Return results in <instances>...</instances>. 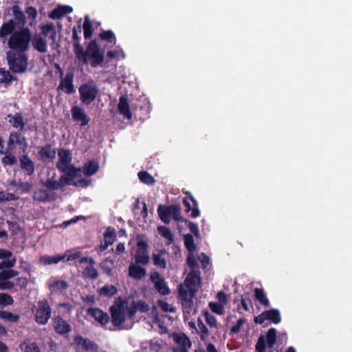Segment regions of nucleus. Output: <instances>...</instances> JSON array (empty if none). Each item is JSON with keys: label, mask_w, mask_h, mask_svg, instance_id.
Listing matches in <instances>:
<instances>
[{"label": "nucleus", "mask_w": 352, "mask_h": 352, "mask_svg": "<svg viewBox=\"0 0 352 352\" xmlns=\"http://www.w3.org/2000/svg\"><path fill=\"white\" fill-rule=\"evenodd\" d=\"M58 89H60L65 94L70 95L76 92L74 85V74L68 72L65 76L60 79Z\"/></svg>", "instance_id": "nucleus-16"}, {"label": "nucleus", "mask_w": 352, "mask_h": 352, "mask_svg": "<svg viewBox=\"0 0 352 352\" xmlns=\"http://www.w3.org/2000/svg\"><path fill=\"white\" fill-rule=\"evenodd\" d=\"M18 28V25L14 19H9L0 27V39L4 41L8 36H11Z\"/></svg>", "instance_id": "nucleus-22"}, {"label": "nucleus", "mask_w": 352, "mask_h": 352, "mask_svg": "<svg viewBox=\"0 0 352 352\" xmlns=\"http://www.w3.org/2000/svg\"><path fill=\"white\" fill-rule=\"evenodd\" d=\"M186 262L192 270H197L198 264L192 253L189 252L187 256Z\"/></svg>", "instance_id": "nucleus-62"}, {"label": "nucleus", "mask_w": 352, "mask_h": 352, "mask_svg": "<svg viewBox=\"0 0 352 352\" xmlns=\"http://www.w3.org/2000/svg\"><path fill=\"white\" fill-rule=\"evenodd\" d=\"M14 21L18 25V28H22L26 24V18L19 6L14 5L11 8Z\"/></svg>", "instance_id": "nucleus-28"}, {"label": "nucleus", "mask_w": 352, "mask_h": 352, "mask_svg": "<svg viewBox=\"0 0 352 352\" xmlns=\"http://www.w3.org/2000/svg\"><path fill=\"white\" fill-rule=\"evenodd\" d=\"M1 162L3 165H14L16 162V158L11 153L6 154L2 157Z\"/></svg>", "instance_id": "nucleus-60"}, {"label": "nucleus", "mask_w": 352, "mask_h": 352, "mask_svg": "<svg viewBox=\"0 0 352 352\" xmlns=\"http://www.w3.org/2000/svg\"><path fill=\"white\" fill-rule=\"evenodd\" d=\"M16 145L20 146V148L25 151L28 147L26 138L23 136L21 133L12 132L10 133L7 142V151H13L15 149Z\"/></svg>", "instance_id": "nucleus-12"}, {"label": "nucleus", "mask_w": 352, "mask_h": 352, "mask_svg": "<svg viewBox=\"0 0 352 352\" xmlns=\"http://www.w3.org/2000/svg\"><path fill=\"white\" fill-rule=\"evenodd\" d=\"M83 276L91 280H96L99 274L97 269L94 266H87L83 271Z\"/></svg>", "instance_id": "nucleus-46"}, {"label": "nucleus", "mask_w": 352, "mask_h": 352, "mask_svg": "<svg viewBox=\"0 0 352 352\" xmlns=\"http://www.w3.org/2000/svg\"><path fill=\"white\" fill-rule=\"evenodd\" d=\"M32 45L34 50L41 53H45L47 51V44L46 40L41 35H35L32 41Z\"/></svg>", "instance_id": "nucleus-32"}, {"label": "nucleus", "mask_w": 352, "mask_h": 352, "mask_svg": "<svg viewBox=\"0 0 352 352\" xmlns=\"http://www.w3.org/2000/svg\"><path fill=\"white\" fill-rule=\"evenodd\" d=\"M72 119L80 122L81 126L87 125L89 121V117L86 114L85 110L78 106H74L71 109Z\"/></svg>", "instance_id": "nucleus-19"}, {"label": "nucleus", "mask_w": 352, "mask_h": 352, "mask_svg": "<svg viewBox=\"0 0 352 352\" xmlns=\"http://www.w3.org/2000/svg\"><path fill=\"white\" fill-rule=\"evenodd\" d=\"M209 307L213 312H214L219 315H221L223 314V311H224L223 305L219 302H210L209 303Z\"/></svg>", "instance_id": "nucleus-57"}, {"label": "nucleus", "mask_w": 352, "mask_h": 352, "mask_svg": "<svg viewBox=\"0 0 352 352\" xmlns=\"http://www.w3.org/2000/svg\"><path fill=\"white\" fill-rule=\"evenodd\" d=\"M167 254V252L162 249L157 254H153V261L154 265L161 269H165L167 265L166 260L163 255Z\"/></svg>", "instance_id": "nucleus-33"}, {"label": "nucleus", "mask_w": 352, "mask_h": 352, "mask_svg": "<svg viewBox=\"0 0 352 352\" xmlns=\"http://www.w3.org/2000/svg\"><path fill=\"white\" fill-rule=\"evenodd\" d=\"M196 331L199 335L201 341L205 342L208 338L209 331L200 318L197 319V328Z\"/></svg>", "instance_id": "nucleus-37"}, {"label": "nucleus", "mask_w": 352, "mask_h": 352, "mask_svg": "<svg viewBox=\"0 0 352 352\" xmlns=\"http://www.w3.org/2000/svg\"><path fill=\"white\" fill-rule=\"evenodd\" d=\"M146 274V270L138 264H131L129 267V276L135 280H140Z\"/></svg>", "instance_id": "nucleus-26"}, {"label": "nucleus", "mask_w": 352, "mask_h": 352, "mask_svg": "<svg viewBox=\"0 0 352 352\" xmlns=\"http://www.w3.org/2000/svg\"><path fill=\"white\" fill-rule=\"evenodd\" d=\"M81 25H78L72 28V38L74 41L73 47L76 58L83 64L89 63L91 67H101L106 65L104 52L100 50L96 40H92L87 46L86 50L80 45Z\"/></svg>", "instance_id": "nucleus-1"}, {"label": "nucleus", "mask_w": 352, "mask_h": 352, "mask_svg": "<svg viewBox=\"0 0 352 352\" xmlns=\"http://www.w3.org/2000/svg\"><path fill=\"white\" fill-rule=\"evenodd\" d=\"M74 342L78 345H82V349L85 351L98 352V344L89 338H85L81 336H77L74 338Z\"/></svg>", "instance_id": "nucleus-23"}, {"label": "nucleus", "mask_w": 352, "mask_h": 352, "mask_svg": "<svg viewBox=\"0 0 352 352\" xmlns=\"http://www.w3.org/2000/svg\"><path fill=\"white\" fill-rule=\"evenodd\" d=\"M32 198L34 201L40 203H47L56 201L57 195L53 191L42 188L35 190L33 193Z\"/></svg>", "instance_id": "nucleus-14"}, {"label": "nucleus", "mask_w": 352, "mask_h": 352, "mask_svg": "<svg viewBox=\"0 0 352 352\" xmlns=\"http://www.w3.org/2000/svg\"><path fill=\"white\" fill-rule=\"evenodd\" d=\"M32 188V184L29 182L19 180L16 190H20L21 194L29 192Z\"/></svg>", "instance_id": "nucleus-51"}, {"label": "nucleus", "mask_w": 352, "mask_h": 352, "mask_svg": "<svg viewBox=\"0 0 352 352\" xmlns=\"http://www.w3.org/2000/svg\"><path fill=\"white\" fill-rule=\"evenodd\" d=\"M25 12L28 17L33 20H35L38 15L37 10L33 6H28L25 10Z\"/></svg>", "instance_id": "nucleus-63"}, {"label": "nucleus", "mask_w": 352, "mask_h": 352, "mask_svg": "<svg viewBox=\"0 0 352 352\" xmlns=\"http://www.w3.org/2000/svg\"><path fill=\"white\" fill-rule=\"evenodd\" d=\"M158 230L161 235L168 240V244H170L174 241V236L168 228L160 226L158 227Z\"/></svg>", "instance_id": "nucleus-49"}, {"label": "nucleus", "mask_w": 352, "mask_h": 352, "mask_svg": "<svg viewBox=\"0 0 352 352\" xmlns=\"http://www.w3.org/2000/svg\"><path fill=\"white\" fill-rule=\"evenodd\" d=\"M183 204L186 208V212L191 211L190 217L192 218H196L200 215L198 202L191 195L189 194V199L186 197L183 199Z\"/></svg>", "instance_id": "nucleus-20"}, {"label": "nucleus", "mask_w": 352, "mask_h": 352, "mask_svg": "<svg viewBox=\"0 0 352 352\" xmlns=\"http://www.w3.org/2000/svg\"><path fill=\"white\" fill-rule=\"evenodd\" d=\"M254 292L255 299L258 300L261 305H264L266 307L270 306V301L267 298L263 289L255 288Z\"/></svg>", "instance_id": "nucleus-40"}, {"label": "nucleus", "mask_w": 352, "mask_h": 352, "mask_svg": "<svg viewBox=\"0 0 352 352\" xmlns=\"http://www.w3.org/2000/svg\"><path fill=\"white\" fill-rule=\"evenodd\" d=\"M19 29L9 37L7 44L10 51L26 52L30 48L32 34L28 27Z\"/></svg>", "instance_id": "nucleus-3"}, {"label": "nucleus", "mask_w": 352, "mask_h": 352, "mask_svg": "<svg viewBox=\"0 0 352 352\" xmlns=\"http://www.w3.org/2000/svg\"><path fill=\"white\" fill-rule=\"evenodd\" d=\"M13 79V76L9 71L0 68V84H9Z\"/></svg>", "instance_id": "nucleus-47"}, {"label": "nucleus", "mask_w": 352, "mask_h": 352, "mask_svg": "<svg viewBox=\"0 0 352 352\" xmlns=\"http://www.w3.org/2000/svg\"><path fill=\"white\" fill-rule=\"evenodd\" d=\"M19 272L16 270L10 269L2 270L0 272V280H6L18 276Z\"/></svg>", "instance_id": "nucleus-48"}, {"label": "nucleus", "mask_w": 352, "mask_h": 352, "mask_svg": "<svg viewBox=\"0 0 352 352\" xmlns=\"http://www.w3.org/2000/svg\"><path fill=\"white\" fill-rule=\"evenodd\" d=\"M204 316H205L206 323L210 328H217V320L212 314L206 310L204 312Z\"/></svg>", "instance_id": "nucleus-50"}, {"label": "nucleus", "mask_w": 352, "mask_h": 352, "mask_svg": "<svg viewBox=\"0 0 352 352\" xmlns=\"http://www.w3.org/2000/svg\"><path fill=\"white\" fill-rule=\"evenodd\" d=\"M87 314L93 317L101 326L109 323L110 318L107 313L98 307H89Z\"/></svg>", "instance_id": "nucleus-17"}, {"label": "nucleus", "mask_w": 352, "mask_h": 352, "mask_svg": "<svg viewBox=\"0 0 352 352\" xmlns=\"http://www.w3.org/2000/svg\"><path fill=\"white\" fill-rule=\"evenodd\" d=\"M104 237L105 241H107L109 239V241H112V243H113L116 239L115 229L111 227H108L104 233Z\"/></svg>", "instance_id": "nucleus-52"}, {"label": "nucleus", "mask_w": 352, "mask_h": 352, "mask_svg": "<svg viewBox=\"0 0 352 352\" xmlns=\"http://www.w3.org/2000/svg\"><path fill=\"white\" fill-rule=\"evenodd\" d=\"M246 322V319L245 318H239L236 324L232 326L230 329V333L236 334L240 331L241 327Z\"/></svg>", "instance_id": "nucleus-59"}, {"label": "nucleus", "mask_w": 352, "mask_h": 352, "mask_svg": "<svg viewBox=\"0 0 352 352\" xmlns=\"http://www.w3.org/2000/svg\"><path fill=\"white\" fill-rule=\"evenodd\" d=\"M6 58L10 69L17 74H23L27 71L28 66V56L25 52L18 51H8Z\"/></svg>", "instance_id": "nucleus-4"}, {"label": "nucleus", "mask_w": 352, "mask_h": 352, "mask_svg": "<svg viewBox=\"0 0 352 352\" xmlns=\"http://www.w3.org/2000/svg\"><path fill=\"white\" fill-rule=\"evenodd\" d=\"M157 305L163 311L174 313L176 311L175 307H173L166 301L158 300Z\"/></svg>", "instance_id": "nucleus-54"}, {"label": "nucleus", "mask_w": 352, "mask_h": 352, "mask_svg": "<svg viewBox=\"0 0 352 352\" xmlns=\"http://www.w3.org/2000/svg\"><path fill=\"white\" fill-rule=\"evenodd\" d=\"M8 118H10L9 122L13 127L16 129L20 128L21 130L24 129L25 122L23 121V118L21 113H16L13 116L9 114Z\"/></svg>", "instance_id": "nucleus-34"}, {"label": "nucleus", "mask_w": 352, "mask_h": 352, "mask_svg": "<svg viewBox=\"0 0 352 352\" xmlns=\"http://www.w3.org/2000/svg\"><path fill=\"white\" fill-rule=\"evenodd\" d=\"M20 167L28 176L34 175L35 171L34 164L28 155H22L19 157Z\"/></svg>", "instance_id": "nucleus-24"}, {"label": "nucleus", "mask_w": 352, "mask_h": 352, "mask_svg": "<svg viewBox=\"0 0 352 352\" xmlns=\"http://www.w3.org/2000/svg\"><path fill=\"white\" fill-rule=\"evenodd\" d=\"M118 109L120 113L122 114L125 118L128 120H131L132 118V113L129 108L128 100L124 96H120L118 104Z\"/></svg>", "instance_id": "nucleus-25"}, {"label": "nucleus", "mask_w": 352, "mask_h": 352, "mask_svg": "<svg viewBox=\"0 0 352 352\" xmlns=\"http://www.w3.org/2000/svg\"><path fill=\"white\" fill-rule=\"evenodd\" d=\"M52 292H63L69 287V284L65 280H54L50 286Z\"/></svg>", "instance_id": "nucleus-39"}, {"label": "nucleus", "mask_w": 352, "mask_h": 352, "mask_svg": "<svg viewBox=\"0 0 352 352\" xmlns=\"http://www.w3.org/2000/svg\"><path fill=\"white\" fill-rule=\"evenodd\" d=\"M83 28V33H84V37L85 39L90 38L93 34L94 29L92 23L89 19L88 16H86L85 17L84 23L82 25Z\"/></svg>", "instance_id": "nucleus-42"}, {"label": "nucleus", "mask_w": 352, "mask_h": 352, "mask_svg": "<svg viewBox=\"0 0 352 352\" xmlns=\"http://www.w3.org/2000/svg\"><path fill=\"white\" fill-rule=\"evenodd\" d=\"M99 36L101 40L105 41L109 43L116 44V43L115 34L111 30L102 31L100 33Z\"/></svg>", "instance_id": "nucleus-44"}, {"label": "nucleus", "mask_w": 352, "mask_h": 352, "mask_svg": "<svg viewBox=\"0 0 352 352\" xmlns=\"http://www.w3.org/2000/svg\"><path fill=\"white\" fill-rule=\"evenodd\" d=\"M16 264V258L13 257L12 259L3 261L0 263V270H5L4 269H10Z\"/></svg>", "instance_id": "nucleus-61"}, {"label": "nucleus", "mask_w": 352, "mask_h": 352, "mask_svg": "<svg viewBox=\"0 0 352 352\" xmlns=\"http://www.w3.org/2000/svg\"><path fill=\"white\" fill-rule=\"evenodd\" d=\"M0 319L8 322H18L20 320V316L6 310H0Z\"/></svg>", "instance_id": "nucleus-36"}, {"label": "nucleus", "mask_w": 352, "mask_h": 352, "mask_svg": "<svg viewBox=\"0 0 352 352\" xmlns=\"http://www.w3.org/2000/svg\"><path fill=\"white\" fill-rule=\"evenodd\" d=\"M14 302L12 297L7 294H0V305H11Z\"/></svg>", "instance_id": "nucleus-55"}, {"label": "nucleus", "mask_w": 352, "mask_h": 352, "mask_svg": "<svg viewBox=\"0 0 352 352\" xmlns=\"http://www.w3.org/2000/svg\"><path fill=\"white\" fill-rule=\"evenodd\" d=\"M56 149L52 148L51 144H46L38 152V159L43 163L53 162L56 158Z\"/></svg>", "instance_id": "nucleus-15"}, {"label": "nucleus", "mask_w": 352, "mask_h": 352, "mask_svg": "<svg viewBox=\"0 0 352 352\" xmlns=\"http://www.w3.org/2000/svg\"><path fill=\"white\" fill-rule=\"evenodd\" d=\"M265 318L274 324H278L281 321L280 313L277 309H271L265 311Z\"/></svg>", "instance_id": "nucleus-38"}, {"label": "nucleus", "mask_w": 352, "mask_h": 352, "mask_svg": "<svg viewBox=\"0 0 352 352\" xmlns=\"http://www.w3.org/2000/svg\"><path fill=\"white\" fill-rule=\"evenodd\" d=\"M157 212L160 219L164 223H169L171 217L175 221H184V219L181 216V208L178 204H173L170 206L160 205L157 208ZM186 221V220H185Z\"/></svg>", "instance_id": "nucleus-7"}, {"label": "nucleus", "mask_w": 352, "mask_h": 352, "mask_svg": "<svg viewBox=\"0 0 352 352\" xmlns=\"http://www.w3.org/2000/svg\"><path fill=\"white\" fill-rule=\"evenodd\" d=\"M139 179L147 185L153 184L155 182L153 177L146 171H140L138 173Z\"/></svg>", "instance_id": "nucleus-45"}, {"label": "nucleus", "mask_w": 352, "mask_h": 352, "mask_svg": "<svg viewBox=\"0 0 352 352\" xmlns=\"http://www.w3.org/2000/svg\"><path fill=\"white\" fill-rule=\"evenodd\" d=\"M98 292L100 296L107 298H112L118 292V289L113 285H105L98 289Z\"/></svg>", "instance_id": "nucleus-35"}, {"label": "nucleus", "mask_w": 352, "mask_h": 352, "mask_svg": "<svg viewBox=\"0 0 352 352\" xmlns=\"http://www.w3.org/2000/svg\"><path fill=\"white\" fill-rule=\"evenodd\" d=\"M184 241L187 250L190 253H193L196 250V245L192 235L190 234H185L184 236Z\"/></svg>", "instance_id": "nucleus-43"}, {"label": "nucleus", "mask_w": 352, "mask_h": 352, "mask_svg": "<svg viewBox=\"0 0 352 352\" xmlns=\"http://www.w3.org/2000/svg\"><path fill=\"white\" fill-rule=\"evenodd\" d=\"M65 258V255H56L54 256H43L41 257V261L45 265L57 264Z\"/></svg>", "instance_id": "nucleus-41"}, {"label": "nucleus", "mask_w": 352, "mask_h": 352, "mask_svg": "<svg viewBox=\"0 0 352 352\" xmlns=\"http://www.w3.org/2000/svg\"><path fill=\"white\" fill-rule=\"evenodd\" d=\"M99 89L93 80L82 84L78 88L80 101L85 105L92 103L99 95Z\"/></svg>", "instance_id": "nucleus-5"}, {"label": "nucleus", "mask_w": 352, "mask_h": 352, "mask_svg": "<svg viewBox=\"0 0 352 352\" xmlns=\"http://www.w3.org/2000/svg\"><path fill=\"white\" fill-rule=\"evenodd\" d=\"M173 340L179 345V349H190L192 346V342L185 333H174Z\"/></svg>", "instance_id": "nucleus-30"}, {"label": "nucleus", "mask_w": 352, "mask_h": 352, "mask_svg": "<svg viewBox=\"0 0 352 352\" xmlns=\"http://www.w3.org/2000/svg\"><path fill=\"white\" fill-rule=\"evenodd\" d=\"M25 352H41L36 342H30L25 345Z\"/></svg>", "instance_id": "nucleus-64"}, {"label": "nucleus", "mask_w": 352, "mask_h": 352, "mask_svg": "<svg viewBox=\"0 0 352 352\" xmlns=\"http://www.w3.org/2000/svg\"><path fill=\"white\" fill-rule=\"evenodd\" d=\"M111 322L115 327H120L125 321V314L121 305L111 306L110 308Z\"/></svg>", "instance_id": "nucleus-18"}, {"label": "nucleus", "mask_w": 352, "mask_h": 352, "mask_svg": "<svg viewBox=\"0 0 352 352\" xmlns=\"http://www.w3.org/2000/svg\"><path fill=\"white\" fill-rule=\"evenodd\" d=\"M194 297H191L190 296L188 299H185L182 300V307L184 313H187L188 314H190L192 306H193V300L192 298Z\"/></svg>", "instance_id": "nucleus-53"}, {"label": "nucleus", "mask_w": 352, "mask_h": 352, "mask_svg": "<svg viewBox=\"0 0 352 352\" xmlns=\"http://www.w3.org/2000/svg\"><path fill=\"white\" fill-rule=\"evenodd\" d=\"M19 199V197L14 193H4L3 191L0 192V201H16Z\"/></svg>", "instance_id": "nucleus-56"}, {"label": "nucleus", "mask_w": 352, "mask_h": 352, "mask_svg": "<svg viewBox=\"0 0 352 352\" xmlns=\"http://www.w3.org/2000/svg\"><path fill=\"white\" fill-rule=\"evenodd\" d=\"M201 282L200 272L199 270H191L187 275L184 285L189 289L190 296L194 297L195 293L197 292L198 286Z\"/></svg>", "instance_id": "nucleus-11"}, {"label": "nucleus", "mask_w": 352, "mask_h": 352, "mask_svg": "<svg viewBox=\"0 0 352 352\" xmlns=\"http://www.w3.org/2000/svg\"><path fill=\"white\" fill-rule=\"evenodd\" d=\"M41 30L43 35L49 36L50 39L52 40V43L51 45H53L56 43L57 35L55 25L52 23H47L42 25Z\"/></svg>", "instance_id": "nucleus-29"}, {"label": "nucleus", "mask_w": 352, "mask_h": 352, "mask_svg": "<svg viewBox=\"0 0 352 352\" xmlns=\"http://www.w3.org/2000/svg\"><path fill=\"white\" fill-rule=\"evenodd\" d=\"M133 302L137 308V310L142 313H146L150 309L148 305L143 300H139L137 302L133 301Z\"/></svg>", "instance_id": "nucleus-58"}, {"label": "nucleus", "mask_w": 352, "mask_h": 352, "mask_svg": "<svg viewBox=\"0 0 352 352\" xmlns=\"http://www.w3.org/2000/svg\"><path fill=\"white\" fill-rule=\"evenodd\" d=\"M75 178V169H71L65 175H60L58 180L53 178H47L45 181L41 182V184L48 190L53 191L63 188L65 185H74L76 186L87 187L91 184V180L81 178L74 182Z\"/></svg>", "instance_id": "nucleus-2"}, {"label": "nucleus", "mask_w": 352, "mask_h": 352, "mask_svg": "<svg viewBox=\"0 0 352 352\" xmlns=\"http://www.w3.org/2000/svg\"><path fill=\"white\" fill-rule=\"evenodd\" d=\"M148 244L144 240H138L137 242V250L135 254V261L138 265H146L149 263Z\"/></svg>", "instance_id": "nucleus-10"}, {"label": "nucleus", "mask_w": 352, "mask_h": 352, "mask_svg": "<svg viewBox=\"0 0 352 352\" xmlns=\"http://www.w3.org/2000/svg\"><path fill=\"white\" fill-rule=\"evenodd\" d=\"M34 319L40 325L47 324L52 316V308L47 299H43L37 302L32 309Z\"/></svg>", "instance_id": "nucleus-6"}, {"label": "nucleus", "mask_w": 352, "mask_h": 352, "mask_svg": "<svg viewBox=\"0 0 352 352\" xmlns=\"http://www.w3.org/2000/svg\"><path fill=\"white\" fill-rule=\"evenodd\" d=\"M72 11L73 8L69 6H58L49 14V17L52 19H58Z\"/></svg>", "instance_id": "nucleus-27"}, {"label": "nucleus", "mask_w": 352, "mask_h": 352, "mask_svg": "<svg viewBox=\"0 0 352 352\" xmlns=\"http://www.w3.org/2000/svg\"><path fill=\"white\" fill-rule=\"evenodd\" d=\"M58 155L59 160L56 163V168L59 171L67 174L71 169V167H73L75 169V178L80 176V173L81 172V168H77L74 164H71L72 155L69 149L61 148L58 150Z\"/></svg>", "instance_id": "nucleus-8"}, {"label": "nucleus", "mask_w": 352, "mask_h": 352, "mask_svg": "<svg viewBox=\"0 0 352 352\" xmlns=\"http://www.w3.org/2000/svg\"><path fill=\"white\" fill-rule=\"evenodd\" d=\"M54 331L60 335H65L71 332V325L60 316L54 318L53 321Z\"/></svg>", "instance_id": "nucleus-21"}, {"label": "nucleus", "mask_w": 352, "mask_h": 352, "mask_svg": "<svg viewBox=\"0 0 352 352\" xmlns=\"http://www.w3.org/2000/svg\"><path fill=\"white\" fill-rule=\"evenodd\" d=\"M99 163L94 160H89L85 163L82 166V171L84 175L87 176H91L95 175L99 170Z\"/></svg>", "instance_id": "nucleus-31"}, {"label": "nucleus", "mask_w": 352, "mask_h": 352, "mask_svg": "<svg viewBox=\"0 0 352 352\" xmlns=\"http://www.w3.org/2000/svg\"><path fill=\"white\" fill-rule=\"evenodd\" d=\"M151 281L154 283L155 289L162 296L168 295L170 290L164 277L160 276L157 272L151 273L150 276Z\"/></svg>", "instance_id": "nucleus-13"}, {"label": "nucleus", "mask_w": 352, "mask_h": 352, "mask_svg": "<svg viewBox=\"0 0 352 352\" xmlns=\"http://www.w3.org/2000/svg\"><path fill=\"white\" fill-rule=\"evenodd\" d=\"M277 340V331L275 328L268 329L266 336H261L256 344V352H265L267 345L270 349H272Z\"/></svg>", "instance_id": "nucleus-9"}]
</instances>
